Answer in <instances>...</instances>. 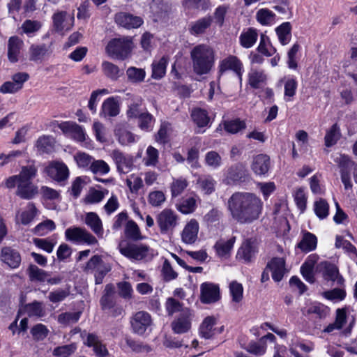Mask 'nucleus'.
Returning <instances> with one entry per match:
<instances>
[{
  "instance_id": "c9c22d12",
  "label": "nucleus",
  "mask_w": 357,
  "mask_h": 357,
  "mask_svg": "<svg viewBox=\"0 0 357 357\" xmlns=\"http://www.w3.org/2000/svg\"><path fill=\"white\" fill-rule=\"evenodd\" d=\"M216 320L213 317H206L199 327V333L202 337L209 339L213 335V326Z\"/></svg>"
},
{
  "instance_id": "72a5a7b5",
  "label": "nucleus",
  "mask_w": 357,
  "mask_h": 357,
  "mask_svg": "<svg viewBox=\"0 0 357 357\" xmlns=\"http://www.w3.org/2000/svg\"><path fill=\"white\" fill-rule=\"evenodd\" d=\"M191 116L193 121L199 127L207 126L210 121V118L206 110L201 108H195L192 111Z\"/></svg>"
},
{
  "instance_id": "f257e3e1",
  "label": "nucleus",
  "mask_w": 357,
  "mask_h": 357,
  "mask_svg": "<svg viewBox=\"0 0 357 357\" xmlns=\"http://www.w3.org/2000/svg\"><path fill=\"white\" fill-rule=\"evenodd\" d=\"M262 207L261 199L255 194L248 192H234L227 202L228 211L239 224H250L257 220Z\"/></svg>"
},
{
  "instance_id": "6e6552de",
  "label": "nucleus",
  "mask_w": 357,
  "mask_h": 357,
  "mask_svg": "<svg viewBox=\"0 0 357 357\" xmlns=\"http://www.w3.org/2000/svg\"><path fill=\"white\" fill-rule=\"evenodd\" d=\"M178 216L171 209L165 208L156 218V222L162 234L172 231L177 225Z\"/></svg>"
},
{
  "instance_id": "ddd939ff",
  "label": "nucleus",
  "mask_w": 357,
  "mask_h": 357,
  "mask_svg": "<svg viewBox=\"0 0 357 357\" xmlns=\"http://www.w3.org/2000/svg\"><path fill=\"white\" fill-rule=\"evenodd\" d=\"M114 160L117 169L122 174L130 172L133 167V157L130 155L125 154L119 150H114L111 154Z\"/></svg>"
},
{
  "instance_id": "bb28decb",
  "label": "nucleus",
  "mask_w": 357,
  "mask_h": 357,
  "mask_svg": "<svg viewBox=\"0 0 357 357\" xmlns=\"http://www.w3.org/2000/svg\"><path fill=\"white\" fill-rule=\"evenodd\" d=\"M48 54L49 48L45 44H33L29 47V59L33 62H41Z\"/></svg>"
},
{
  "instance_id": "4468645a",
  "label": "nucleus",
  "mask_w": 357,
  "mask_h": 357,
  "mask_svg": "<svg viewBox=\"0 0 357 357\" xmlns=\"http://www.w3.org/2000/svg\"><path fill=\"white\" fill-rule=\"evenodd\" d=\"M191 313L189 309L182 310L179 316L172 323V328L176 334L187 333L191 328Z\"/></svg>"
},
{
  "instance_id": "338daca9",
  "label": "nucleus",
  "mask_w": 357,
  "mask_h": 357,
  "mask_svg": "<svg viewBox=\"0 0 357 357\" xmlns=\"http://www.w3.org/2000/svg\"><path fill=\"white\" fill-rule=\"evenodd\" d=\"M146 156L144 158V165L146 166H155L158 162V151L151 146H149L146 152Z\"/></svg>"
},
{
  "instance_id": "dca6fc26",
  "label": "nucleus",
  "mask_w": 357,
  "mask_h": 357,
  "mask_svg": "<svg viewBox=\"0 0 357 357\" xmlns=\"http://www.w3.org/2000/svg\"><path fill=\"white\" fill-rule=\"evenodd\" d=\"M201 301L203 303H213L220 299V290L218 285L210 282L201 284Z\"/></svg>"
},
{
  "instance_id": "49530a36",
  "label": "nucleus",
  "mask_w": 357,
  "mask_h": 357,
  "mask_svg": "<svg viewBox=\"0 0 357 357\" xmlns=\"http://www.w3.org/2000/svg\"><path fill=\"white\" fill-rule=\"evenodd\" d=\"M54 139L50 136H43L38 138L36 146L43 153H49L54 149Z\"/></svg>"
},
{
  "instance_id": "393cba45",
  "label": "nucleus",
  "mask_w": 357,
  "mask_h": 357,
  "mask_svg": "<svg viewBox=\"0 0 357 357\" xmlns=\"http://www.w3.org/2000/svg\"><path fill=\"white\" fill-rule=\"evenodd\" d=\"M38 194V188L32 182L20 181L16 195L24 199H31Z\"/></svg>"
},
{
  "instance_id": "412c9836",
  "label": "nucleus",
  "mask_w": 357,
  "mask_h": 357,
  "mask_svg": "<svg viewBox=\"0 0 357 357\" xmlns=\"http://www.w3.org/2000/svg\"><path fill=\"white\" fill-rule=\"evenodd\" d=\"M120 112V106L114 97H109L104 100L100 116L102 118H112L116 116Z\"/></svg>"
},
{
  "instance_id": "8fccbe9b",
  "label": "nucleus",
  "mask_w": 357,
  "mask_h": 357,
  "mask_svg": "<svg viewBox=\"0 0 357 357\" xmlns=\"http://www.w3.org/2000/svg\"><path fill=\"white\" fill-rule=\"evenodd\" d=\"M314 211L319 219H325L328 215L329 205L325 199L321 198L314 203Z\"/></svg>"
},
{
  "instance_id": "c85d7f7f",
  "label": "nucleus",
  "mask_w": 357,
  "mask_h": 357,
  "mask_svg": "<svg viewBox=\"0 0 357 357\" xmlns=\"http://www.w3.org/2000/svg\"><path fill=\"white\" fill-rule=\"evenodd\" d=\"M257 252L253 243L246 241L243 243L237 252V257L243 259L245 262L249 263Z\"/></svg>"
},
{
  "instance_id": "37998d69",
  "label": "nucleus",
  "mask_w": 357,
  "mask_h": 357,
  "mask_svg": "<svg viewBox=\"0 0 357 357\" xmlns=\"http://www.w3.org/2000/svg\"><path fill=\"white\" fill-rule=\"evenodd\" d=\"M291 26L289 22H284L276 29L280 42L282 45L287 44L291 38Z\"/></svg>"
},
{
  "instance_id": "423d86ee",
  "label": "nucleus",
  "mask_w": 357,
  "mask_h": 357,
  "mask_svg": "<svg viewBox=\"0 0 357 357\" xmlns=\"http://www.w3.org/2000/svg\"><path fill=\"white\" fill-rule=\"evenodd\" d=\"M65 236L67 241L73 243H85L88 245H95L98 243V240L86 229L73 227L68 228L65 231Z\"/></svg>"
},
{
  "instance_id": "de8ad7c7",
  "label": "nucleus",
  "mask_w": 357,
  "mask_h": 357,
  "mask_svg": "<svg viewBox=\"0 0 357 357\" xmlns=\"http://www.w3.org/2000/svg\"><path fill=\"white\" fill-rule=\"evenodd\" d=\"M30 333L35 341H43L48 335L50 331L47 326L43 324L34 325L30 331Z\"/></svg>"
},
{
  "instance_id": "5fc2aeb1",
  "label": "nucleus",
  "mask_w": 357,
  "mask_h": 357,
  "mask_svg": "<svg viewBox=\"0 0 357 357\" xmlns=\"http://www.w3.org/2000/svg\"><path fill=\"white\" fill-rule=\"evenodd\" d=\"M81 312H64L58 316V322L63 325H69L77 322L79 319Z\"/></svg>"
},
{
  "instance_id": "69168bd1",
  "label": "nucleus",
  "mask_w": 357,
  "mask_h": 357,
  "mask_svg": "<svg viewBox=\"0 0 357 357\" xmlns=\"http://www.w3.org/2000/svg\"><path fill=\"white\" fill-rule=\"evenodd\" d=\"M36 214V208L33 203H29L26 208L20 214L22 224L28 225L34 218Z\"/></svg>"
},
{
  "instance_id": "0eeeda50",
  "label": "nucleus",
  "mask_w": 357,
  "mask_h": 357,
  "mask_svg": "<svg viewBox=\"0 0 357 357\" xmlns=\"http://www.w3.org/2000/svg\"><path fill=\"white\" fill-rule=\"evenodd\" d=\"M225 182L227 185H234L244 182L248 176V170L242 162H237L231 165L225 175Z\"/></svg>"
},
{
  "instance_id": "6ab92c4d",
  "label": "nucleus",
  "mask_w": 357,
  "mask_h": 357,
  "mask_svg": "<svg viewBox=\"0 0 357 357\" xmlns=\"http://www.w3.org/2000/svg\"><path fill=\"white\" fill-rule=\"evenodd\" d=\"M266 269L271 271L273 280L280 282L285 273V261L282 257H273L267 263Z\"/></svg>"
},
{
  "instance_id": "7ed1b4c3",
  "label": "nucleus",
  "mask_w": 357,
  "mask_h": 357,
  "mask_svg": "<svg viewBox=\"0 0 357 357\" xmlns=\"http://www.w3.org/2000/svg\"><path fill=\"white\" fill-rule=\"evenodd\" d=\"M120 252L125 257L136 261L146 259L150 248L148 245L142 243H121L119 245Z\"/></svg>"
},
{
  "instance_id": "a878e982",
  "label": "nucleus",
  "mask_w": 357,
  "mask_h": 357,
  "mask_svg": "<svg viewBox=\"0 0 357 357\" xmlns=\"http://www.w3.org/2000/svg\"><path fill=\"white\" fill-rule=\"evenodd\" d=\"M85 224L98 236H102L103 228L100 218L94 212H89L86 214Z\"/></svg>"
},
{
  "instance_id": "f8f14e48",
  "label": "nucleus",
  "mask_w": 357,
  "mask_h": 357,
  "mask_svg": "<svg viewBox=\"0 0 357 357\" xmlns=\"http://www.w3.org/2000/svg\"><path fill=\"white\" fill-rule=\"evenodd\" d=\"M45 172L57 182L66 181L69 176L68 167L61 162H52L45 168Z\"/></svg>"
},
{
  "instance_id": "f03ea898",
  "label": "nucleus",
  "mask_w": 357,
  "mask_h": 357,
  "mask_svg": "<svg viewBox=\"0 0 357 357\" xmlns=\"http://www.w3.org/2000/svg\"><path fill=\"white\" fill-rule=\"evenodd\" d=\"M192 70L197 75L208 74L215 64V52L208 45L199 44L190 51Z\"/></svg>"
},
{
  "instance_id": "3c124183",
  "label": "nucleus",
  "mask_w": 357,
  "mask_h": 357,
  "mask_svg": "<svg viewBox=\"0 0 357 357\" xmlns=\"http://www.w3.org/2000/svg\"><path fill=\"white\" fill-rule=\"evenodd\" d=\"M340 132L337 124H334L326 132L324 140L325 145L330 147L335 144L340 139Z\"/></svg>"
},
{
  "instance_id": "4d7b16f0",
  "label": "nucleus",
  "mask_w": 357,
  "mask_h": 357,
  "mask_svg": "<svg viewBox=\"0 0 357 357\" xmlns=\"http://www.w3.org/2000/svg\"><path fill=\"white\" fill-rule=\"evenodd\" d=\"M89 170L94 174L104 175L109 172V167L104 160L93 159Z\"/></svg>"
},
{
  "instance_id": "4be33fe9",
  "label": "nucleus",
  "mask_w": 357,
  "mask_h": 357,
  "mask_svg": "<svg viewBox=\"0 0 357 357\" xmlns=\"http://www.w3.org/2000/svg\"><path fill=\"white\" fill-rule=\"evenodd\" d=\"M199 228L198 222L195 219L190 220L182 231V241L187 244L194 243L197 238Z\"/></svg>"
},
{
  "instance_id": "09e8293b",
  "label": "nucleus",
  "mask_w": 357,
  "mask_h": 357,
  "mask_svg": "<svg viewBox=\"0 0 357 357\" xmlns=\"http://www.w3.org/2000/svg\"><path fill=\"white\" fill-rule=\"evenodd\" d=\"M325 274L328 280L336 281L338 284H342L344 278L340 275L338 268L332 264H325Z\"/></svg>"
},
{
  "instance_id": "774afa93",
  "label": "nucleus",
  "mask_w": 357,
  "mask_h": 357,
  "mask_svg": "<svg viewBox=\"0 0 357 357\" xmlns=\"http://www.w3.org/2000/svg\"><path fill=\"white\" fill-rule=\"evenodd\" d=\"M56 227L54 222L47 220L38 224L34 229L35 234L38 236L46 235L49 231H53Z\"/></svg>"
},
{
  "instance_id": "a19ab883",
  "label": "nucleus",
  "mask_w": 357,
  "mask_h": 357,
  "mask_svg": "<svg viewBox=\"0 0 357 357\" xmlns=\"http://www.w3.org/2000/svg\"><path fill=\"white\" fill-rule=\"evenodd\" d=\"M29 277L31 281L45 282L47 280L49 274L34 264H31L27 270Z\"/></svg>"
},
{
  "instance_id": "9d476101",
  "label": "nucleus",
  "mask_w": 357,
  "mask_h": 357,
  "mask_svg": "<svg viewBox=\"0 0 357 357\" xmlns=\"http://www.w3.org/2000/svg\"><path fill=\"white\" fill-rule=\"evenodd\" d=\"M219 73L222 74L227 70H232L238 77L240 82L242 80L243 66L242 62L236 56L230 55L222 59L219 64Z\"/></svg>"
},
{
  "instance_id": "473e14b6",
  "label": "nucleus",
  "mask_w": 357,
  "mask_h": 357,
  "mask_svg": "<svg viewBox=\"0 0 357 357\" xmlns=\"http://www.w3.org/2000/svg\"><path fill=\"white\" fill-rule=\"evenodd\" d=\"M317 243V240L315 235L310 232H306L304 234L302 240L298 245V247L303 251L307 252L316 248Z\"/></svg>"
},
{
  "instance_id": "4c0bfd02",
  "label": "nucleus",
  "mask_w": 357,
  "mask_h": 357,
  "mask_svg": "<svg viewBox=\"0 0 357 357\" xmlns=\"http://www.w3.org/2000/svg\"><path fill=\"white\" fill-rule=\"evenodd\" d=\"M167 59L165 56L152 63V77L155 79H161L166 72Z\"/></svg>"
},
{
  "instance_id": "680f3d73",
  "label": "nucleus",
  "mask_w": 357,
  "mask_h": 357,
  "mask_svg": "<svg viewBox=\"0 0 357 357\" xmlns=\"http://www.w3.org/2000/svg\"><path fill=\"white\" fill-rule=\"evenodd\" d=\"M153 116L146 111L139 119L138 126L142 130L150 131L153 128Z\"/></svg>"
},
{
  "instance_id": "bf43d9fd",
  "label": "nucleus",
  "mask_w": 357,
  "mask_h": 357,
  "mask_svg": "<svg viewBox=\"0 0 357 357\" xmlns=\"http://www.w3.org/2000/svg\"><path fill=\"white\" fill-rule=\"evenodd\" d=\"M275 14L267 8H262L257 11L256 17L257 21L263 24H270L274 20Z\"/></svg>"
},
{
  "instance_id": "603ef678",
  "label": "nucleus",
  "mask_w": 357,
  "mask_h": 357,
  "mask_svg": "<svg viewBox=\"0 0 357 357\" xmlns=\"http://www.w3.org/2000/svg\"><path fill=\"white\" fill-rule=\"evenodd\" d=\"M74 159L79 167L89 169L93 158L84 152H77L74 155Z\"/></svg>"
},
{
  "instance_id": "ea45409f",
  "label": "nucleus",
  "mask_w": 357,
  "mask_h": 357,
  "mask_svg": "<svg viewBox=\"0 0 357 357\" xmlns=\"http://www.w3.org/2000/svg\"><path fill=\"white\" fill-rule=\"evenodd\" d=\"M38 168L35 165L34 162H33L31 165L22 167L18 176L20 179V181L31 182V180L36 176Z\"/></svg>"
},
{
  "instance_id": "864d4df0",
  "label": "nucleus",
  "mask_w": 357,
  "mask_h": 357,
  "mask_svg": "<svg viewBox=\"0 0 357 357\" xmlns=\"http://www.w3.org/2000/svg\"><path fill=\"white\" fill-rule=\"evenodd\" d=\"M111 266L109 264L105 263L102 259L97 268L95 270L94 274L95 282L96 284H100L102 282L103 278L111 271Z\"/></svg>"
},
{
  "instance_id": "f704fd0d",
  "label": "nucleus",
  "mask_w": 357,
  "mask_h": 357,
  "mask_svg": "<svg viewBox=\"0 0 357 357\" xmlns=\"http://www.w3.org/2000/svg\"><path fill=\"white\" fill-rule=\"evenodd\" d=\"M258 37L257 32L252 28L248 29L243 32L240 36V43L245 48L251 47L257 41Z\"/></svg>"
},
{
  "instance_id": "a18cd8bd",
  "label": "nucleus",
  "mask_w": 357,
  "mask_h": 357,
  "mask_svg": "<svg viewBox=\"0 0 357 357\" xmlns=\"http://www.w3.org/2000/svg\"><path fill=\"white\" fill-rule=\"evenodd\" d=\"M235 240L236 238L234 236L227 241H218L214 246L217 254L220 257H224L229 254L234 246Z\"/></svg>"
},
{
  "instance_id": "39448f33",
  "label": "nucleus",
  "mask_w": 357,
  "mask_h": 357,
  "mask_svg": "<svg viewBox=\"0 0 357 357\" xmlns=\"http://www.w3.org/2000/svg\"><path fill=\"white\" fill-rule=\"evenodd\" d=\"M152 324L151 316L146 311L137 312L130 319L132 331L138 335H143L147 330L151 331Z\"/></svg>"
},
{
  "instance_id": "1a4fd4ad",
  "label": "nucleus",
  "mask_w": 357,
  "mask_h": 357,
  "mask_svg": "<svg viewBox=\"0 0 357 357\" xmlns=\"http://www.w3.org/2000/svg\"><path fill=\"white\" fill-rule=\"evenodd\" d=\"M52 18L53 27L56 32L69 31L74 24V16L64 10H57Z\"/></svg>"
},
{
  "instance_id": "b1692460",
  "label": "nucleus",
  "mask_w": 357,
  "mask_h": 357,
  "mask_svg": "<svg viewBox=\"0 0 357 357\" xmlns=\"http://www.w3.org/2000/svg\"><path fill=\"white\" fill-rule=\"evenodd\" d=\"M103 310L112 309L116 303L115 288L112 284H107L104 290V294L100 301Z\"/></svg>"
},
{
  "instance_id": "58836bf2",
  "label": "nucleus",
  "mask_w": 357,
  "mask_h": 357,
  "mask_svg": "<svg viewBox=\"0 0 357 357\" xmlns=\"http://www.w3.org/2000/svg\"><path fill=\"white\" fill-rule=\"evenodd\" d=\"M128 80L134 84L144 82L146 77V72L142 68L129 67L126 70Z\"/></svg>"
},
{
  "instance_id": "052dcab7",
  "label": "nucleus",
  "mask_w": 357,
  "mask_h": 357,
  "mask_svg": "<svg viewBox=\"0 0 357 357\" xmlns=\"http://www.w3.org/2000/svg\"><path fill=\"white\" fill-rule=\"evenodd\" d=\"M75 350L76 345L75 344H66L54 348L52 354L56 357H69Z\"/></svg>"
},
{
  "instance_id": "f3484780",
  "label": "nucleus",
  "mask_w": 357,
  "mask_h": 357,
  "mask_svg": "<svg viewBox=\"0 0 357 357\" xmlns=\"http://www.w3.org/2000/svg\"><path fill=\"white\" fill-rule=\"evenodd\" d=\"M302 313L305 316H311L312 318L324 319L328 314L330 309L321 303H312L306 305L302 310Z\"/></svg>"
},
{
  "instance_id": "c756f323",
  "label": "nucleus",
  "mask_w": 357,
  "mask_h": 357,
  "mask_svg": "<svg viewBox=\"0 0 357 357\" xmlns=\"http://www.w3.org/2000/svg\"><path fill=\"white\" fill-rule=\"evenodd\" d=\"M211 23L212 18L210 16L201 18L191 23L190 32L196 36L204 33L211 25Z\"/></svg>"
},
{
  "instance_id": "5701e85b",
  "label": "nucleus",
  "mask_w": 357,
  "mask_h": 357,
  "mask_svg": "<svg viewBox=\"0 0 357 357\" xmlns=\"http://www.w3.org/2000/svg\"><path fill=\"white\" fill-rule=\"evenodd\" d=\"M23 46V41L17 36H12L8 42V58L10 62L18 61L20 50Z\"/></svg>"
},
{
  "instance_id": "2f4dec72",
  "label": "nucleus",
  "mask_w": 357,
  "mask_h": 357,
  "mask_svg": "<svg viewBox=\"0 0 357 357\" xmlns=\"http://www.w3.org/2000/svg\"><path fill=\"white\" fill-rule=\"evenodd\" d=\"M125 236L128 239L134 241H139L144 238L140 229L135 222L128 220L125 227Z\"/></svg>"
},
{
  "instance_id": "79ce46f5",
  "label": "nucleus",
  "mask_w": 357,
  "mask_h": 357,
  "mask_svg": "<svg viewBox=\"0 0 357 357\" xmlns=\"http://www.w3.org/2000/svg\"><path fill=\"white\" fill-rule=\"evenodd\" d=\"M142 99L137 98L128 106L126 114L128 119H139L146 110L142 108Z\"/></svg>"
},
{
  "instance_id": "20e7f679",
  "label": "nucleus",
  "mask_w": 357,
  "mask_h": 357,
  "mask_svg": "<svg viewBox=\"0 0 357 357\" xmlns=\"http://www.w3.org/2000/svg\"><path fill=\"white\" fill-rule=\"evenodd\" d=\"M131 50V40L128 38H114L106 47L109 56L118 59H124Z\"/></svg>"
},
{
  "instance_id": "7c9ffc66",
  "label": "nucleus",
  "mask_w": 357,
  "mask_h": 357,
  "mask_svg": "<svg viewBox=\"0 0 357 357\" xmlns=\"http://www.w3.org/2000/svg\"><path fill=\"white\" fill-rule=\"evenodd\" d=\"M102 69L104 75L109 79L116 81L123 74V71L117 66L109 61L102 63Z\"/></svg>"
},
{
  "instance_id": "e2e57ef3",
  "label": "nucleus",
  "mask_w": 357,
  "mask_h": 357,
  "mask_svg": "<svg viewBox=\"0 0 357 357\" xmlns=\"http://www.w3.org/2000/svg\"><path fill=\"white\" fill-rule=\"evenodd\" d=\"M188 183L185 178H178L174 179L171 185V192L172 197H177L181 195L187 188Z\"/></svg>"
},
{
  "instance_id": "6e6d98bb",
  "label": "nucleus",
  "mask_w": 357,
  "mask_h": 357,
  "mask_svg": "<svg viewBox=\"0 0 357 357\" xmlns=\"http://www.w3.org/2000/svg\"><path fill=\"white\" fill-rule=\"evenodd\" d=\"M269 38L264 34H261L260 37V43L257 47V50L266 56H272L276 50L270 45V47H267V45L269 44Z\"/></svg>"
},
{
  "instance_id": "9b49d317",
  "label": "nucleus",
  "mask_w": 357,
  "mask_h": 357,
  "mask_svg": "<svg viewBox=\"0 0 357 357\" xmlns=\"http://www.w3.org/2000/svg\"><path fill=\"white\" fill-rule=\"evenodd\" d=\"M58 127L67 136L77 142H84L86 134L82 126L72 121H65L59 123Z\"/></svg>"
},
{
  "instance_id": "c03bdc74",
  "label": "nucleus",
  "mask_w": 357,
  "mask_h": 357,
  "mask_svg": "<svg viewBox=\"0 0 357 357\" xmlns=\"http://www.w3.org/2000/svg\"><path fill=\"white\" fill-rule=\"evenodd\" d=\"M197 184L204 194L210 195L215 190V180L210 176H203L197 179Z\"/></svg>"
},
{
  "instance_id": "aec40b11",
  "label": "nucleus",
  "mask_w": 357,
  "mask_h": 357,
  "mask_svg": "<svg viewBox=\"0 0 357 357\" xmlns=\"http://www.w3.org/2000/svg\"><path fill=\"white\" fill-rule=\"evenodd\" d=\"M270 158L266 154H259L253 158L251 169L258 176L265 175L270 168Z\"/></svg>"
},
{
  "instance_id": "a211bd4d",
  "label": "nucleus",
  "mask_w": 357,
  "mask_h": 357,
  "mask_svg": "<svg viewBox=\"0 0 357 357\" xmlns=\"http://www.w3.org/2000/svg\"><path fill=\"white\" fill-rule=\"evenodd\" d=\"M0 259L11 268H17L21 263L20 252L11 247H4L1 249Z\"/></svg>"
},
{
  "instance_id": "2eb2a0df",
  "label": "nucleus",
  "mask_w": 357,
  "mask_h": 357,
  "mask_svg": "<svg viewBox=\"0 0 357 357\" xmlns=\"http://www.w3.org/2000/svg\"><path fill=\"white\" fill-rule=\"evenodd\" d=\"M114 20L117 24L128 29H137L143 24L142 17L123 12L116 13Z\"/></svg>"
},
{
  "instance_id": "13d9d810",
  "label": "nucleus",
  "mask_w": 357,
  "mask_h": 357,
  "mask_svg": "<svg viewBox=\"0 0 357 357\" xmlns=\"http://www.w3.org/2000/svg\"><path fill=\"white\" fill-rule=\"evenodd\" d=\"M314 263L313 261H305L301 268V272L303 278L310 283L314 282Z\"/></svg>"
},
{
  "instance_id": "cd10ccee",
  "label": "nucleus",
  "mask_w": 357,
  "mask_h": 357,
  "mask_svg": "<svg viewBox=\"0 0 357 357\" xmlns=\"http://www.w3.org/2000/svg\"><path fill=\"white\" fill-rule=\"evenodd\" d=\"M266 75L262 70L251 68L248 74V82L251 87L259 89L266 84Z\"/></svg>"
},
{
  "instance_id": "0e129e2a",
  "label": "nucleus",
  "mask_w": 357,
  "mask_h": 357,
  "mask_svg": "<svg viewBox=\"0 0 357 357\" xmlns=\"http://www.w3.org/2000/svg\"><path fill=\"white\" fill-rule=\"evenodd\" d=\"M205 162L208 166L217 169L222 165V158L216 151H211L206 154Z\"/></svg>"
},
{
  "instance_id": "e433bc0d",
  "label": "nucleus",
  "mask_w": 357,
  "mask_h": 357,
  "mask_svg": "<svg viewBox=\"0 0 357 357\" xmlns=\"http://www.w3.org/2000/svg\"><path fill=\"white\" fill-rule=\"evenodd\" d=\"M25 310L29 317L41 318L46 314L45 309L41 302L33 301L26 305Z\"/></svg>"
}]
</instances>
